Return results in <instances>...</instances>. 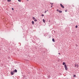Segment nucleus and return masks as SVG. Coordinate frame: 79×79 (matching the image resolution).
Returning <instances> with one entry per match:
<instances>
[{
	"label": "nucleus",
	"instance_id": "nucleus-1",
	"mask_svg": "<svg viewBox=\"0 0 79 79\" xmlns=\"http://www.w3.org/2000/svg\"><path fill=\"white\" fill-rule=\"evenodd\" d=\"M64 68L65 70L68 71V68L67 67V66H66V65H64Z\"/></svg>",
	"mask_w": 79,
	"mask_h": 79
},
{
	"label": "nucleus",
	"instance_id": "nucleus-2",
	"mask_svg": "<svg viewBox=\"0 0 79 79\" xmlns=\"http://www.w3.org/2000/svg\"><path fill=\"white\" fill-rule=\"evenodd\" d=\"M60 5L61 7H62V8H64V6L62 5V4H60Z\"/></svg>",
	"mask_w": 79,
	"mask_h": 79
},
{
	"label": "nucleus",
	"instance_id": "nucleus-3",
	"mask_svg": "<svg viewBox=\"0 0 79 79\" xmlns=\"http://www.w3.org/2000/svg\"><path fill=\"white\" fill-rule=\"evenodd\" d=\"M10 74L11 75H13V74H14V73L13 72H11Z\"/></svg>",
	"mask_w": 79,
	"mask_h": 79
},
{
	"label": "nucleus",
	"instance_id": "nucleus-4",
	"mask_svg": "<svg viewBox=\"0 0 79 79\" xmlns=\"http://www.w3.org/2000/svg\"><path fill=\"white\" fill-rule=\"evenodd\" d=\"M52 40L53 42H55V39H54V38H53L52 39Z\"/></svg>",
	"mask_w": 79,
	"mask_h": 79
},
{
	"label": "nucleus",
	"instance_id": "nucleus-5",
	"mask_svg": "<svg viewBox=\"0 0 79 79\" xmlns=\"http://www.w3.org/2000/svg\"><path fill=\"white\" fill-rule=\"evenodd\" d=\"M43 22H44V23H45V19H43Z\"/></svg>",
	"mask_w": 79,
	"mask_h": 79
},
{
	"label": "nucleus",
	"instance_id": "nucleus-6",
	"mask_svg": "<svg viewBox=\"0 0 79 79\" xmlns=\"http://www.w3.org/2000/svg\"><path fill=\"white\" fill-rule=\"evenodd\" d=\"M32 24H34V22L33 21H32Z\"/></svg>",
	"mask_w": 79,
	"mask_h": 79
},
{
	"label": "nucleus",
	"instance_id": "nucleus-7",
	"mask_svg": "<svg viewBox=\"0 0 79 79\" xmlns=\"http://www.w3.org/2000/svg\"><path fill=\"white\" fill-rule=\"evenodd\" d=\"M34 21H35V22H36V21H37V19H35L34 20Z\"/></svg>",
	"mask_w": 79,
	"mask_h": 79
},
{
	"label": "nucleus",
	"instance_id": "nucleus-8",
	"mask_svg": "<svg viewBox=\"0 0 79 79\" xmlns=\"http://www.w3.org/2000/svg\"><path fill=\"white\" fill-rule=\"evenodd\" d=\"M15 73H17V70L15 69Z\"/></svg>",
	"mask_w": 79,
	"mask_h": 79
},
{
	"label": "nucleus",
	"instance_id": "nucleus-9",
	"mask_svg": "<svg viewBox=\"0 0 79 79\" xmlns=\"http://www.w3.org/2000/svg\"><path fill=\"white\" fill-rule=\"evenodd\" d=\"M75 66H77V68H78V64L75 65Z\"/></svg>",
	"mask_w": 79,
	"mask_h": 79
},
{
	"label": "nucleus",
	"instance_id": "nucleus-10",
	"mask_svg": "<svg viewBox=\"0 0 79 79\" xmlns=\"http://www.w3.org/2000/svg\"><path fill=\"white\" fill-rule=\"evenodd\" d=\"M11 0H7V2H11Z\"/></svg>",
	"mask_w": 79,
	"mask_h": 79
},
{
	"label": "nucleus",
	"instance_id": "nucleus-11",
	"mask_svg": "<svg viewBox=\"0 0 79 79\" xmlns=\"http://www.w3.org/2000/svg\"><path fill=\"white\" fill-rule=\"evenodd\" d=\"M59 13H62V11L61 10H59Z\"/></svg>",
	"mask_w": 79,
	"mask_h": 79
},
{
	"label": "nucleus",
	"instance_id": "nucleus-12",
	"mask_svg": "<svg viewBox=\"0 0 79 79\" xmlns=\"http://www.w3.org/2000/svg\"><path fill=\"white\" fill-rule=\"evenodd\" d=\"M35 17H33V19L34 20H35Z\"/></svg>",
	"mask_w": 79,
	"mask_h": 79
},
{
	"label": "nucleus",
	"instance_id": "nucleus-13",
	"mask_svg": "<svg viewBox=\"0 0 79 79\" xmlns=\"http://www.w3.org/2000/svg\"><path fill=\"white\" fill-rule=\"evenodd\" d=\"M63 65H64V64H65V63H64V62H63Z\"/></svg>",
	"mask_w": 79,
	"mask_h": 79
},
{
	"label": "nucleus",
	"instance_id": "nucleus-14",
	"mask_svg": "<svg viewBox=\"0 0 79 79\" xmlns=\"http://www.w3.org/2000/svg\"><path fill=\"white\" fill-rule=\"evenodd\" d=\"M76 77V75H74V76H73V77Z\"/></svg>",
	"mask_w": 79,
	"mask_h": 79
},
{
	"label": "nucleus",
	"instance_id": "nucleus-15",
	"mask_svg": "<svg viewBox=\"0 0 79 79\" xmlns=\"http://www.w3.org/2000/svg\"><path fill=\"white\" fill-rule=\"evenodd\" d=\"M75 27H76V28H77V25H76V26H75Z\"/></svg>",
	"mask_w": 79,
	"mask_h": 79
},
{
	"label": "nucleus",
	"instance_id": "nucleus-16",
	"mask_svg": "<svg viewBox=\"0 0 79 79\" xmlns=\"http://www.w3.org/2000/svg\"><path fill=\"white\" fill-rule=\"evenodd\" d=\"M42 16H44V15L43 14H42L41 15Z\"/></svg>",
	"mask_w": 79,
	"mask_h": 79
},
{
	"label": "nucleus",
	"instance_id": "nucleus-17",
	"mask_svg": "<svg viewBox=\"0 0 79 79\" xmlns=\"http://www.w3.org/2000/svg\"><path fill=\"white\" fill-rule=\"evenodd\" d=\"M19 2H21V0H18Z\"/></svg>",
	"mask_w": 79,
	"mask_h": 79
},
{
	"label": "nucleus",
	"instance_id": "nucleus-18",
	"mask_svg": "<svg viewBox=\"0 0 79 79\" xmlns=\"http://www.w3.org/2000/svg\"><path fill=\"white\" fill-rule=\"evenodd\" d=\"M56 11H59V10H58V9H57L56 10Z\"/></svg>",
	"mask_w": 79,
	"mask_h": 79
},
{
	"label": "nucleus",
	"instance_id": "nucleus-19",
	"mask_svg": "<svg viewBox=\"0 0 79 79\" xmlns=\"http://www.w3.org/2000/svg\"><path fill=\"white\" fill-rule=\"evenodd\" d=\"M44 13H47V11H46V10H45V11L44 12Z\"/></svg>",
	"mask_w": 79,
	"mask_h": 79
},
{
	"label": "nucleus",
	"instance_id": "nucleus-20",
	"mask_svg": "<svg viewBox=\"0 0 79 79\" xmlns=\"http://www.w3.org/2000/svg\"><path fill=\"white\" fill-rule=\"evenodd\" d=\"M51 3V5H52V4H53V3Z\"/></svg>",
	"mask_w": 79,
	"mask_h": 79
},
{
	"label": "nucleus",
	"instance_id": "nucleus-21",
	"mask_svg": "<svg viewBox=\"0 0 79 79\" xmlns=\"http://www.w3.org/2000/svg\"><path fill=\"white\" fill-rule=\"evenodd\" d=\"M51 8H52L53 7V6L52 5L51 6Z\"/></svg>",
	"mask_w": 79,
	"mask_h": 79
},
{
	"label": "nucleus",
	"instance_id": "nucleus-22",
	"mask_svg": "<svg viewBox=\"0 0 79 79\" xmlns=\"http://www.w3.org/2000/svg\"><path fill=\"white\" fill-rule=\"evenodd\" d=\"M65 12H67V10H65Z\"/></svg>",
	"mask_w": 79,
	"mask_h": 79
},
{
	"label": "nucleus",
	"instance_id": "nucleus-23",
	"mask_svg": "<svg viewBox=\"0 0 79 79\" xmlns=\"http://www.w3.org/2000/svg\"><path fill=\"white\" fill-rule=\"evenodd\" d=\"M12 10H14V9L13 8H12Z\"/></svg>",
	"mask_w": 79,
	"mask_h": 79
},
{
	"label": "nucleus",
	"instance_id": "nucleus-24",
	"mask_svg": "<svg viewBox=\"0 0 79 79\" xmlns=\"http://www.w3.org/2000/svg\"><path fill=\"white\" fill-rule=\"evenodd\" d=\"M58 54H59V55H60V53H58Z\"/></svg>",
	"mask_w": 79,
	"mask_h": 79
},
{
	"label": "nucleus",
	"instance_id": "nucleus-25",
	"mask_svg": "<svg viewBox=\"0 0 79 79\" xmlns=\"http://www.w3.org/2000/svg\"><path fill=\"white\" fill-rule=\"evenodd\" d=\"M27 1L28 2V1H29V0H27Z\"/></svg>",
	"mask_w": 79,
	"mask_h": 79
},
{
	"label": "nucleus",
	"instance_id": "nucleus-26",
	"mask_svg": "<svg viewBox=\"0 0 79 79\" xmlns=\"http://www.w3.org/2000/svg\"><path fill=\"white\" fill-rule=\"evenodd\" d=\"M47 11H48V10H47Z\"/></svg>",
	"mask_w": 79,
	"mask_h": 79
}]
</instances>
